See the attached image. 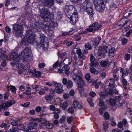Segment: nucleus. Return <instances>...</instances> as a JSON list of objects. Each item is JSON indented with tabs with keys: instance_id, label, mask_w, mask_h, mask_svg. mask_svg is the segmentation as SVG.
<instances>
[{
	"instance_id": "nucleus-15",
	"label": "nucleus",
	"mask_w": 132,
	"mask_h": 132,
	"mask_svg": "<svg viewBox=\"0 0 132 132\" xmlns=\"http://www.w3.org/2000/svg\"><path fill=\"white\" fill-rule=\"evenodd\" d=\"M101 40V38L100 36H98L95 38L93 40V45L94 46V51L95 53H96V49L98 48H97V47H96V46L98 45Z\"/></svg>"
},
{
	"instance_id": "nucleus-33",
	"label": "nucleus",
	"mask_w": 132,
	"mask_h": 132,
	"mask_svg": "<svg viewBox=\"0 0 132 132\" xmlns=\"http://www.w3.org/2000/svg\"><path fill=\"white\" fill-rule=\"evenodd\" d=\"M9 87L10 88V90L13 94H16V89L15 87L14 86L11 85H10Z\"/></svg>"
},
{
	"instance_id": "nucleus-46",
	"label": "nucleus",
	"mask_w": 132,
	"mask_h": 132,
	"mask_svg": "<svg viewBox=\"0 0 132 132\" xmlns=\"http://www.w3.org/2000/svg\"><path fill=\"white\" fill-rule=\"evenodd\" d=\"M121 40L122 41L121 44L123 45H125L127 42V40L126 38L121 39Z\"/></svg>"
},
{
	"instance_id": "nucleus-39",
	"label": "nucleus",
	"mask_w": 132,
	"mask_h": 132,
	"mask_svg": "<svg viewBox=\"0 0 132 132\" xmlns=\"http://www.w3.org/2000/svg\"><path fill=\"white\" fill-rule=\"evenodd\" d=\"M41 86L38 85H32V87L33 89H35L36 90H38L39 89L41 88Z\"/></svg>"
},
{
	"instance_id": "nucleus-5",
	"label": "nucleus",
	"mask_w": 132,
	"mask_h": 132,
	"mask_svg": "<svg viewBox=\"0 0 132 132\" xmlns=\"http://www.w3.org/2000/svg\"><path fill=\"white\" fill-rule=\"evenodd\" d=\"M81 7L82 9L89 14L90 19H93V15L94 14L93 13V9L90 2L85 1L82 3Z\"/></svg>"
},
{
	"instance_id": "nucleus-25",
	"label": "nucleus",
	"mask_w": 132,
	"mask_h": 132,
	"mask_svg": "<svg viewBox=\"0 0 132 132\" xmlns=\"http://www.w3.org/2000/svg\"><path fill=\"white\" fill-rule=\"evenodd\" d=\"M109 62L108 59H107L104 60H102L100 62V64L102 67H105Z\"/></svg>"
},
{
	"instance_id": "nucleus-1",
	"label": "nucleus",
	"mask_w": 132,
	"mask_h": 132,
	"mask_svg": "<svg viewBox=\"0 0 132 132\" xmlns=\"http://www.w3.org/2000/svg\"><path fill=\"white\" fill-rule=\"evenodd\" d=\"M72 78L73 80L78 84L79 93L84 92L83 87L85 84L82 80V76L80 71L77 69H74Z\"/></svg>"
},
{
	"instance_id": "nucleus-19",
	"label": "nucleus",
	"mask_w": 132,
	"mask_h": 132,
	"mask_svg": "<svg viewBox=\"0 0 132 132\" xmlns=\"http://www.w3.org/2000/svg\"><path fill=\"white\" fill-rule=\"evenodd\" d=\"M73 107L75 108L81 109L82 106L80 104L79 102L76 100L73 101Z\"/></svg>"
},
{
	"instance_id": "nucleus-54",
	"label": "nucleus",
	"mask_w": 132,
	"mask_h": 132,
	"mask_svg": "<svg viewBox=\"0 0 132 132\" xmlns=\"http://www.w3.org/2000/svg\"><path fill=\"white\" fill-rule=\"evenodd\" d=\"M76 53L78 54V56H80L82 54V53L81 49L80 48H77L76 50Z\"/></svg>"
},
{
	"instance_id": "nucleus-63",
	"label": "nucleus",
	"mask_w": 132,
	"mask_h": 132,
	"mask_svg": "<svg viewBox=\"0 0 132 132\" xmlns=\"http://www.w3.org/2000/svg\"><path fill=\"white\" fill-rule=\"evenodd\" d=\"M80 94L81 97H86L87 95V94L86 93H85L84 92H81Z\"/></svg>"
},
{
	"instance_id": "nucleus-61",
	"label": "nucleus",
	"mask_w": 132,
	"mask_h": 132,
	"mask_svg": "<svg viewBox=\"0 0 132 132\" xmlns=\"http://www.w3.org/2000/svg\"><path fill=\"white\" fill-rule=\"evenodd\" d=\"M104 103L103 100L102 99H100V101L98 104V105L100 106H102L104 105Z\"/></svg>"
},
{
	"instance_id": "nucleus-14",
	"label": "nucleus",
	"mask_w": 132,
	"mask_h": 132,
	"mask_svg": "<svg viewBox=\"0 0 132 132\" xmlns=\"http://www.w3.org/2000/svg\"><path fill=\"white\" fill-rule=\"evenodd\" d=\"M53 86L55 87L57 90V92L61 93L63 92V90L62 89V85L60 83H57L56 82H53Z\"/></svg>"
},
{
	"instance_id": "nucleus-38",
	"label": "nucleus",
	"mask_w": 132,
	"mask_h": 132,
	"mask_svg": "<svg viewBox=\"0 0 132 132\" xmlns=\"http://www.w3.org/2000/svg\"><path fill=\"white\" fill-rule=\"evenodd\" d=\"M45 29L46 31H51L53 30L51 27L50 26L49 24H46L45 25Z\"/></svg>"
},
{
	"instance_id": "nucleus-13",
	"label": "nucleus",
	"mask_w": 132,
	"mask_h": 132,
	"mask_svg": "<svg viewBox=\"0 0 132 132\" xmlns=\"http://www.w3.org/2000/svg\"><path fill=\"white\" fill-rule=\"evenodd\" d=\"M90 62L89 65L90 67H96L98 64L97 62L95 61V58L93 56V54H91L90 55Z\"/></svg>"
},
{
	"instance_id": "nucleus-56",
	"label": "nucleus",
	"mask_w": 132,
	"mask_h": 132,
	"mask_svg": "<svg viewBox=\"0 0 132 132\" xmlns=\"http://www.w3.org/2000/svg\"><path fill=\"white\" fill-rule=\"evenodd\" d=\"M5 30L6 32L7 33H8L10 32L11 30V29L8 26H7L5 28Z\"/></svg>"
},
{
	"instance_id": "nucleus-32",
	"label": "nucleus",
	"mask_w": 132,
	"mask_h": 132,
	"mask_svg": "<svg viewBox=\"0 0 132 132\" xmlns=\"http://www.w3.org/2000/svg\"><path fill=\"white\" fill-rule=\"evenodd\" d=\"M84 46L86 50H91L92 49L91 44L88 42L85 43Z\"/></svg>"
},
{
	"instance_id": "nucleus-31",
	"label": "nucleus",
	"mask_w": 132,
	"mask_h": 132,
	"mask_svg": "<svg viewBox=\"0 0 132 132\" xmlns=\"http://www.w3.org/2000/svg\"><path fill=\"white\" fill-rule=\"evenodd\" d=\"M60 105L63 110H64L67 108L68 106V104L67 102L65 101L63 103L61 104Z\"/></svg>"
},
{
	"instance_id": "nucleus-48",
	"label": "nucleus",
	"mask_w": 132,
	"mask_h": 132,
	"mask_svg": "<svg viewBox=\"0 0 132 132\" xmlns=\"http://www.w3.org/2000/svg\"><path fill=\"white\" fill-rule=\"evenodd\" d=\"M33 129H34L33 127H32V126L30 125V124H29L28 126L26 128L27 132H30L29 130H32Z\"/></svg>"
},
{
	"instance_id": "nucleus-60",
	"label": "nucleus",
	"mask_w": 132,
	"mask_h": 132,
	"mask_svg": "<svg viewBox=\"0 0 132 132\" xmlns=\"http://www.w3.org/2000/svg\"><path fill=\"white\" fill-rule=\"evenodd\" d=\"M65 119V117L64 116H63L60 118L59 121L61 123H63L64 122Z\"/></svg>"
},
{
	"instance_id": "nucleus-21",
	"label": "nucleus",
	"mask_w": 132,
	"mask_h": 132,
	"mask_svg": "<svg viewBox=\"0 0 132 132\" xmlns=\"http://www.w3.org/2000/svg\"><path fill=\"white\" fill-rule=\"evenodd\" d=\"M106 85H108L110 86V88H111L114 85V80L112 78H110L106 81Z\"/></svg>"
},
{
	"instance_id": "nucleus-10",
	"label": "nucleus",
	"mask_w": 132,
	"mask_h": 132,
	"mask_svg": "<svg viewBox=\"0 0 132 132\" xmlns=\"http://www.w3.org/2000/svg\"><path fill=\"white\" fill-rule=\"evenodd\" d=\"M67 17L70 19V22L73 25L75 24L78 19L77 12H74L71 15H69V17Z\"/></svg>"
},
{
	"instance_id": "nucleus-44",
	"label": "nucleus",
	"mask_w": 132,
	"mask_h": 132,
	"mask_svg": "<svg viewBox=\"0 0 132 132\" xmlns=\"http://www.w3.org/2000/svg\"><path fill=\"white\" fill-rule=\"evenodd\" d=\"M103 129L105 131H106L108 128V125L106 122H104L103 125Z\"/></svg>"
},
{
	"instance_id": "nucleus-41",
	"label": "nucleus",
	"mask_w": 132,
	"mask_h": 132,
	"mask_svg": "<svg viewBox=\"0 0 132 132\" xmlns=\"http://www.w3.org/2000/svg\"><path fill=\"white\" fill-rule=\"evenodd\" d=\"M87 101L91 107H93L94 106V104L92 102V99L91 98H88L87 99Z\"/></svg>"
},
{
	"instance_id": "nucleus-11",
	"label": "nucleus",
	"mask_w": 132,
	"mask_h": 132,
	"mask_svg": "<svg viewBox=\"0 0 132 132\" xmlns=\"http://www.w3.org/2000/svg\"><path fill=\"white\" fill-rule=\"evenodd\" d=\"M108 45L105 41H104L102 43V46H100L99 47H97V48H98V49H96V53H97L99 52H103L104 53H105V52L109 48L108 47Z\"/></svg>"
},
{
	"instance_id": "nucleus-34",
	"label": "nucleus",
	"mask_w": 132,
	"mask_h": 132,
	"mask_svg": "<svg viewBox=\"0 0 132 132\" xmlns=\"http://www.w3.org/2000/svg\"><path fill=\"white\" fill-rule=\"evenodd\" d=\"M110 9L111 10H113L116 8L117 5H116L114 3L112 2L109 5Z\"/></svg>"
},
{
	"instance_id": "nucleus-59",
	"label": "nucleus",
	"mask_w": 132,
	"mask_h": 132,
	"mask_svg": "<svg viewBox=\"0 0 132 132\" xmlns=\"http://www.w3.org/2000/svg\"><path fill=\"white\" fill-rule=\"evenodd\" d=\"M129 113L131 115H132V111L129 108H127L126 109V113Z\"/></svg>"
},
{
	"instance_id": "nucleus-58",
	"label": "nucleus",
	"mask_w": 132,
	"mask_h": 132,
	"mask_svg": "<svg viewBox=\"0 0 132 132\" xmlns=\"http://www.w3.org/2000/svg\"><path fill=\"white\" fill-rule=\"evenodd\" d=\"M90 68V72L93 73H95V72L96 69L95 68L93 67H91Z\"/></svg>"
},
{
	"instance_id": "nucleus-27",
	"label": "nucleus",
	"mask_w": 132,
	"mask_h": 132,
	"mask_svg": "<svg viewBox=\"0 0 132 132\" xmlns=\"http://www.w3.org/2000/svg\"><path fill=\"white\" fill-rule=\"evenodd\" d=\"M95 8L99 12H102L104 9L103 5L95 6Z\"/></svg>"
},
{
	"instance_id": "nucleus-36",
	"label": "nucleus",
	"mask_w": 132,
	"mask_h": 132,
	"mask_svg": "<svg viewBox=\"0 0 132 132\" xmlns=\"http://www.w3.org/2000/svg\"><path fill=\"white\" fill-rule=\"evenodd\" d=\"M49 25H50V26L52 28L58 26V23L54 21L51 22L49 23Z\"/></svg>"
},
{
	"instance_id": "nucleus-57",
	"label": "nucleus",
	"mask_w": 132,
	"mask_h": 132,
	"mask_svg": "<svg viewBox=\"0 0 132 132\" xmlns=\"http://www.w3.org/2000/svg\"><path fill=\"white\" fill-rule=\"evenodd\" d=\"M118 76V74H113V77L114 80L117 81L119 80Z\"/></svg>"
},
{
	"instance_id": "nucleus-18",
	"label": "nucleus",
	"mask_w": 132,
	"mask_h": 132,
	"mask_svg": "<svg viewBox=\"0 0 132 132\" xmlns=\"http://www.w3.org/2000/svg\"><path fill=\"white\" fill-rule=\"evenodd\" d=\"M6 52L5 49L4 48H2L0 49V53L1 54L2 58L3 60H7L8 57L6 55L4 54Z\"/></svg>"
},
{
	"instance_id": "nucleus-28",
	"label": "nucleus",
	"mask_w": 132,
	"mask_h": 132,
	"mask_svg": "<svg viewBox=\"0 0 132 132\" xmlns=\"http://www.w3.org/2000/svg\"><path fill=\"white\" fill-rule=\"evenodd\" d=\"M99 95L100 97L102 99L107 98L106 97L107 95L106 92L105 91H101L100 92Z\"/></svg>"
},
{
	"instance_id": "nucleus-9",
	"label": "nucleus",
	"mask_w": 132,
	"mask_h": 132,
	"mask_svg": "<svg viewBox=\"0 0 132 132\" xmlns=\"http://www.w3.org/2000/svg\"><path fill=\"white\" fill-rule=\"evenodd\" d=\"M63 10L67 17H69V15L76 12L74 11L75 10V7L72 5H66L63 6Z\"/></svg>"
},
{
	"instance_id": "nucleus-30",
	"label": "nucleus",
	"mask_w": 132,
	"mask_h": 132,
	"mask_svg": "<svg viewBox=\"0 0 132 132\" xmlns=\"http://www.w3.org/2000/svg\"><path fill=\"white\" fill-rule=\"evenodd\" d=\"M107 101H109L110 104L111 105H114L116 104V101L113 98H107L106 99Z\"/></svg>"
},
{
	"instance_id": "nucleus-3",
	"label": "nucleus",
	"mask_w": 132,
	"mask_h": 132,
	"mask_svg": "<svg viewBox=\"0 0 132 132\" xmlns=\"http://www.w3.org/2000/svg\"><path fill=\"white\" fill-rule=\"evenodd\" d=\"M22 46L24 49L21 52V55L25 61H28L30 59V55L31 54L30 48L26 42H22Z\"/></svg>"
},
{
	"instance_id": "nucleus-55",
	"label": "nucleus",
	"mask_w": 132,
	"mask_h": 132,
	"mask_svg": "<svg viewBox=\"0 0 132 132\" xmlns=\"http://www.w3.org/2000/svg\"><path fill=\"white\" fill-rule=\"evenodd\" d=\"M72 118V117H67V121L70 124L71 123Z\"/></svg>"
},
{
	"instance_id": "nucleus-12",
	"label": "nucleus",
	"mask_w": 132,
	"mask_h": 132,
	"mask_svg": "<svg viewBox=\"0 0 132 132\" xmlns=\"http://www.w3.org/2000/svg\"><path fill=\"white\" fill-rule=\"evenodd\" d=\"M124 103L123 100L121 95L118 96L116 98V104L117 105L119 108L121 109L123 106V104Z\"/></svg>"
},
{
	"instance_id": "nucleus-35",
	"label": "nucleus",
	"mask_w": 132,
	"mask_h": 132,
	"mask_svg": "<svg viewBox=\"0 0 132 132\" xmlns=\"http://www.w3.org/2000/svg\"><path fill=\"white\" fill-rule=\"evenodd\" d=\"M73 85V82L72 81L70 80H69L68 81L67 85L65 86L68 88L72 87Z\"/></svg>"
},
{
	"instance_id": "nucleus-51",
	"label": "nucleus",
	"mask_w": 132,
	"mask_h": 132,
	"mask_svg": "<svg viewBox=\"0 0 132 132\" xmlns=\"http://www.w3.org/2000/svg\"><path fill=\"white\" fill-rule=\"evenodd\" d=\"M94 4L95 6L101 5H103L101 3H100L98 2L97 1V0H94Z\"/></svg>"
},
{
	"instance_id": "nucleus-23",
	"label": "nucleus",
	"mask_w": 132,
	"mask_h": 132,
	"mask_svg": "<svg viewBox=\"0 0 132 132\" xmlns=\"http://www.w3.org/2000/svg\"><path fill=\"white\" fill-rule=\"evenodd\" d=\"M62 69H63V71H64L65 74L67 75L68 76L70 73L69 67L68 65H64L62 68Z\"/></svg>"
},
{
	"instance_id": "nucleus-17",
	"label": "nucleus",
	"mask_w": 132,
	"mask_h": 132,
	"mask_svg": "<svg viewBox=\"0 0 132 132\" xmlns=\"http://www.w3.org/2000/svg\"><path fill=\"white\" fill-rule=\"evenodd\" d=\"M116 51L114 47H111L110 49L108 48L105 52V53H108V55L110 58H111L114 56V53Z\"/></svg>"
},
{
	"instance_id": "nucleus-50",
	"label": "nucleus",
	"mask_w": 132,
	"mask_h": 132,
	"mask_svg": "<svg viewBox=\"0 0 132 132\" xmlns=\"http://www.w3.org/2000/svg\"><path fill=\"white\" fill-rule=\"evenodd\" d=\"M29 124L30 125L33 127L34 128L35 127H36L37 126V124L35 122H30Z\"/></svg>"
},
{
	"instance_id": "nucleus-8",
	"label": "nucleus",
	"mask_w": 132,
	"mask_h": 132,
	"mask_svg": "<svg viewBox=\"0 0 132 132\" xmlns=\"http://www.w3.org/2000/svg\"><path fill=\"white\" fill-rule=\"evenodd\" d=\"M9 56L11 60L13 61L11 63L12 66H14L17 63V62L20 60V57L18 54L15 52H12L9 54Z\"/></svg>"
},
{
	"instance_id": "nucleus-64",
	"label": "nucleus",
	"mask_w": 132,
	"mask_h": 132,
	"mask_svg": "<svg viewBox=\"0 0 132 132\" xmlns=\"http://www.w3.org/2000/svg\"><path fill=\"white\" fill-rule=\"evenodd\" d=\"M9 96V95L6 93L4 94L3 98L5 100H7L8 99V97Z\"/></svg>"
},
{
	"instance_id": "nucleus-52",
	"label": "nucleus",
	"mask_w": 132,
	"mask_h": 132,
	"mask_svg": "<svg viewBox=\"0 0 132 132\" xmlns=\"http://www.w3.org/2000/svg\"><path fill=\"white\" fill-rule=\"evenodd\" d=\"M53 125L51 123H48L46 125V126L47 128L49 129H51L53 127Z\"/></svg>"
},
{
	"instance_id": "nucleus-42",
	"label": "nucleus",
	"mask_w": 132,
	"mask_h": 132,
	"mask_svg": "<svg viewBox=\"0 0 132 132\" xmlns=\"http://www.w3.org/2000/svg\"><path fill=\"white\" fill-rule=\"evenodd\" d=\"M104 117L106 120H108L110 117L109 115L107 112H105L104 114Z\"/></svg>"
},
{
	"instance_id": "nucleus-40",
	"label": "nucleus",
	"mask_w": 132,
	"mask_h": 132,
	"mask_svg": "<svg viewBox=\"0 0 132 132\" xmlns=\"http://www.w3.org/2000/svg\"><path fill=\"white\" fill-rule=\"evenodd\" d=\"M57 16L56 18L60 20L62 18V13L60 11H58L57 13Z\"/></svg>"
},
{
	"instance_id": "nucleus-22",
	"label": "nucleus",
	"mask_w": 132,
	"mask_h": 132,
	"mask_svg": "<svg viewBox=\"0 0 132 132\" xmlns=\"http://www.w3.org/2000/svg\"><path fill=\"white\" fill-rule=\"evenodd\" d=\"M49 108L51 110L54 111V112L60 113L61 112L60 110L56 108L54 105L52 104L49 106Z\"/></svg>"
},
{
	"instance_id": "nucleus-6",
	"label": "nucleus",
	"mask_w": 132,
	"mask_h": 132,
	"mask_svg": "<svg viewBox=\"0 0 132 132\" xmlns=\"http://www.w3.org/2000/svg\"><path fill=\"white\" fill-rule=\"evenodd\" d=\"M12 32L16 37H21L23 30V25L16 23L12 25Z\"/></svg>"
},
{
	"instance_id": "nucleus-62",
	"label": "nucleus",
	"mask_w": 132,
	"mask_h": 132,
	"mask_svg": "<svg viewBox=\"0 0 132 132\" xmlns=\"http://www.w3.org/2000/svg\"><path fill=\"white\" fill-rule=\"evenodd\" d=\"M41 109L42 108L40 106H38L35 109V111L36 112H39L41 110Z\"/></svg>"
},
{
	"instance_id": "nucleus-7",
	"label": "nucleus",
	"mask_w": 132,
	"mask_h": 132,
	"mask_svg": "<svg viewBox=\"0 0 132 132\" xmlns=\"http://www.w3.org/2000/svg\"><path fill=\"white\" fill-rule=\"evenodd\" d=\"M102 26L101 23L97 22H95L90 26L88 28H86V30L87 32L94 33L96 30H100Z\"/></svg>"
},
{
	"instance_id": "nucleus-16",
	"label": "nucleus",
	"mask_w": 132,
	"mask_h": 132,
	"mask_svg": "<svg viewBox=\"0 0 132 132\" xmlns=\"http://www.w3.org/2000/svg\"><path fill=\"white\" fill-rule=\"evenodd\" d=\"M42 25H43L42 23L40 21L35 23L33 26L34 30L36 31H39L42 29Z\"/></svg>"
},
{
	"instance_id": "nucleus-20",
	"label": "nucleus",
	"mask_w": 132,
	"mask_h": 132,
	"mask_svg": "<svg viewBox=\"0 0 132 132\" xmlns=\"http://www.w3.org/2000/svg\"><path fill=\"white\" fill-rule=\"evenodd\" d=\"M72 58L70 57H68L64 59L63 61V63L65 65H68L70 64L72 61Z\"/></svg>"
},
{
	"instance_id": "nucleus-47",
	"label": "nucleus",
	"mask_w": 132,
	"mask_h": 132,
	"mask_svg": "<svg viewBox=\"0 0 132 132\" xmlns=\"http://www.w3.org/2000/svg\"><path fill=\"white\" fill-rule=\"evenodd\" d=\"M2 109L4 108V109H7L9 107L7 103H3L2 105Z\"/></svg>"
},
{
	"instance_id": "nucleus-2",
	"label": "nucleus",
	"mask_w": 132,
	"mask_h": 132,
	"mask_svg": "<svg viewBox=\"0 0 132 132\" xmlns=\"http://www.w3.org/2000/svg\"><path fill=\"white\" fill-rule=\"evenodd\" d=\"M26 36L24 37V40L23 42H26L28 44V42L30 44H33L36 47V48L38 49L41 47V45L39 43L37 42H34L35 37L33 34L32 30L29 29L26 32Z\"/></svg>"
},
{
	"instance_id": "nucleus-43",
	"label": "nucleus",
	"mask_w": 132,
	"mask_h": 132,
	"mask_svg": "<svg viewBox=\"0 0 132 132\" xmlns=\"http://www.w3.org/2000/svg\"><path fill=\"white\" fill-rule=\"evenodd\" d=\"M130 55L128 53H126L124 56V58L125 60L128 61L130 59Z\"/></svg>"
},
{
	"instance_id": "nucleus-53",
	"label": "nucleus",
	"mask_w": 132,
	"mask_h": 132,
	"mask_svg": "<svg viewBox=\"0 0 132 132\" xmlns=\"http://www.w3.org/2000/svg\"><path fill=\"white\" fill-rule=\"evenodd\" d=\"M68 112L71 114H72L74 112V109L72 107H69L67 110Z\"/></svg>"
},
{
	"instance_id": "nucleus-49",
	"label": "nucleus",
	"mask_w": 132,
	"mask_h": 132,
	"mask_svg": "<svg viewBox=\"0 0 132 132\" xmlns=\"http://www.w3.org/2000/svg\"><path fill=\"white\" fill-rule=\"evenodd\" d=\"M85 78L86 79L87 81H89L90 78V75L89 73H86L85 76Z\"/></svg>"
},
{
	"instance_id": "nucleus-4",
	"label": "nucleus",
	"mask_w": 132,
	"mask_h": 132,
	"mask_svg": "<svg viewBox=\"0 0 132 132\" xmlns=\"http://www.w3.org/2000/svg\"><path fill=\"white\" fill-rule=\"evenodd\" d=\"M38 13L39 15L42 17L45 22H47L51 20L50 19L48 18L50 12L48 8H45L43 6H40L39 8Z\"/></svg>"
},
{
	"instance_id": "nucleus-37",
	"label": "nucleus",
	"mask_w": 132,
	"mask_h": 132,
	"mask_svg": "<svg viewBox=\"0 0 132 132\" xmlns=\"http://www.w3.org/2000/svg\"><path fill=\"white\" fill-rule=\"evenodd\" d=\"M15 103V101L13 100H8L7 102L8 106L10 107L12 105H13Z\"/></svg>"
},
{
	"instance_id": "nucleus-24",
	"label": "nucleus",
	"mask_w": 132,
	"mask_h": 132,
	"mask_svg": "<svg viewBox=\"0 0 132 132\" xmlns=\"http://www.w3.org/2000/svg\"><path fill=\"white\" fill-rule=\"evenodd\" d=\"M125 18H123L120 20L119 21H118L117 22V24L116 25V27H118L119 28H120L123 27H124V24L123 23H124L125 21Z\"/></svg>"
},
{
	"instance_id": "nucleus-45",
	"label": "nucleus",
	"mask_w": 132,
	"mask_h": 132,
	"mask_svg": "<svg viewBox=\"0 0 132 132\" xmlns=\"http://www.w3.org/2000/svg\"><path fill=\"white\" fill-rule=\"evenodd\" d=\"M106 72H103L101 73L100 76V78L102 79H103L106 76Z\"/></svg>"
},
{
	"instance_id": "nucleus-26",
	"label": "nucleus",
	"mask_w": 132,
	"mask_h": 132,
	"mask_svg": "<svg viewBox=\"0 0 132 132\" xmlns=\"http://www.w3.org/2000/svg\"><path fill=\"white\" fill-rule=\"evenodd\" d=\"M113 91L112 89H111L109 90L108 92H106V97L107 98H110L111 96L113 95Z\"/></svg>"
},
{
	"instance_id": "nucleus-29",
	"label": "nucleus",
	"mask_w": 132,
	"mask_h": 132,
	"mask_svg": "<svg viewBox=\"0 0 132 132\" xmlns=\"http://www.w3.org/2000/svg\"><path fill=\"white\" fill-rule=\"evenodd\" d=\"M62 61H59L57 60L55 63L53 64V68H56L58 66L60 67H61Z\"/></svg>"
}]
</instances>
